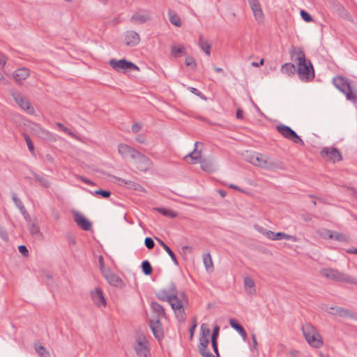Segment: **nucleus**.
<instances>
[{"label":"nucleus","instance_id":"1","mask_svg":"<svg viewBox=\"0 0 357 357\" xmlns=\"http://www.w3.org/2000/svg\"><path fill=\"white\" fill-rule=\"evenodd\" d=\"M291 57L295 56L297 62V73L302 80H312L314 77L313 66L310 61L305 59L304 52L301 49L295 48L291 52Z\"/></svg>","mask_w":357,"mask_h":357},{"label":"nucleus","instance_id":"2","mask_svg":"<svg viewBox=\"0 0 357 357\" xmlns=\"http://www.w3.org/2000/svg\"><path fill=\"white\" fill-rule=\"evenodd\" d=\"M246 160L253 165L267 170L283 169L284 168V164L281 161L257 152L248 154Z\"/></svg>","mask_w":357,"mask_h":357},{"label":"nucleus","instance_id":"3","mask_svg":"<svg viewBox=\"0 0 357 357\" xmlns=\"http://www.w3.org/2000/svg\"><path fill=\"white\" fill-rule=\"evenodd\" d=\"M156 297L162 301H167L174 310L176 317L184 319V309L182 301L176 296H172L166 289H160L155 293Z\"/></svg>","mask_w":357,"mask_h":357},{"label":"nucleus","instance_id":"4","mask_svg":"<svg viewBox=\"0 0 357 357\" xmlns=\"http://www.w3.org/2000/svg\"><path fill=\"white\" fill-rule=\"evenodd\" d=\"M333 82L335 86L346 96L347 100L354 102L357 100V91L352 88L348 79L339 76L334 77Z\"/></svg>","mask_w":357,"mask_h":357},{"label":"nucleus","instance_id":"5","mask_svg":"<svg viewBox=\"0 0 357 357\" xmlns=\"http://www.w3.org/2000/svg\"><path fill=\"white\" fill-rule=\"evenodd\" d=\"M320 273L326 278L334 281L357 284L356 280L353 277L335 268H322Z\"/></svg>","mask_w":357,"mask_h":357},{"label":"nucleus","instance_id":"6","mask_svg":"<svg viewBox=\"0 0 357 357\" xmlns=\"http://www.w3.org/2000/svg\"><path fill=\"white\" fill-rule=\"evenodd\" d=\"M109 64L113 69L118 72L126 73L128 70H139V68L137 66L131 61H127L125 59L120 60L112 59L109 60Z\"/></svg>","mask_w":357,"mask_h":357},{"label":"nucleus","instance_id":"7","mask_svg":"<svg viewBox=\"0 0 357 357\" xmlns=\"http://www.w3.org/2000/svg\"><path fill=\"white\" fill-rule=\"evenodd\" d=\"M276 130L284 138L292 141L296 144H304L303 139L289 126L279 124L276 126Z\"/></svg>","mask_w":357,"mask_h":357},{"label":"nucleus","instance_id":"8","mask_svg":"<svg viewBox=\"0 0 357 357\" xmlns=\"http://www.w3.org/2000/svg\"><path fill=\"white\" fill-rule=\"evenodd\" d=\"M10 94L12 96L15 102L28 114H33L34 109L31 107L29 100L20 92L15 90H10Z\"/></svg>","mask_w":357,"mask_h":357},{"label":"nucleus","instance_id":"9","mask_svg":"<svg viewBox=\"0 0 357 357\" xmlns=\"http://www.w3.org/2000/svg\"><path fill=\"white\" fill-rule=\"evenodd\" d=\"M133 160L137 165V169L141 172L147 171L152 165L151 160L139 151L136 153Z\"/></svg>","mask_w":357,"mask_h":357},{"label":"nucleus","instance_id":"10","mask_svg":"<svg viewBox=\"0 0 357 357\" xmlns=\"http://www.w3.org/2000/svg\"><path fill=\"white\" fill-rule=\"evenodd\" d=\"M151 19V12L147 9H137L130 17V21L136 24H144Z\"/></svg>","mask_w":357,"mask_h":357},{"label":"nucleus","instance_id":"11","mask_svg":"<svg viewBox=\"0 0 357 357\" xmlns=\"http://www.w3.org/2000/svg\"><path fill=\"white\" fill-rule=\"evenodd\" d=\"M321 155L333 162H339L342 160L340 152L335 147L324 148L321 151Z\"/></svg>","mask_w":357,"mask_h":357},{"label":"nucleus","instance_id":"12","mask_svg":"<svg viewBox=\"0 0 357 357\" xmlns=\"http://www.w3.org/2000/svg\"><path fill=\"white\" fill-rule=\"evenodd\" d=\"M101 272L105 280L110 285L114 287H121L122 285L123 280L109 268H101Z\"/></svg>","mask_w":357,"mask_h":357},{"label":"nucleus","instance_id":"13","mask_svg":"<svg viewBox=\"0 0 357 357\" xmlns=\"http://www.w3.org/2000/svg\"><path fill=\"white\" fill-rule=\"evenodd\" d=\"M134 349L136 354L139 357H147L149 354V351L147 347V341L145 337L138 338L136 340Z\"/></svg>","mask_w":357,"mask_h":357},{"label":"nucleus","instance_id":"14","mask_svg":"<svg viewBox=\"0 0 357 357\" xmlns=\"http://www.w3.org/2000/svg\"><path fill=\"white\" fill-rule=\"evenodd\" d=\"M137 150L125 144H120L118 146V152L123 158H131L133 160Z\"/></svg>","mask_w":357,"mask_h":357},{"label":"nucleus","instance_id":"15","mask_svg":"<svg viewBox=\"0 0 357 357\" xmlns=\"http://www.w3.org/2000/svg\"><path fill=\"white\" fill-rule=\"evenodd\" d=\"M149 326L152 331V333L155 337L160 340L163 338L164 334L162 328L160 320L158 319H154L150 321Z\"/></svg>","mask_w":357,"mask_h":357},{"label":"nucleus","instance_id":"16","mask_svg":"<svg viewBox=\"0 0 357 357\" xmlns=\"http://www.w3.org/2000/svg\"><path fill=\"white\" fill-rule=\"evenodd\" d=\"M74 220L76 224L84 231H89L91 228V222L79 212H75L74 213Z\"/></svg>","mask_w":357,"mask_h":357},{"label":"nucleus","instance_id":"17","mask_svg":"<svg viewBox=\"0 0 357 357\" xmlns=\"http://www.w3.org/2000/svg\"><path fill=\"white\" fill-rule=\"evenodd\" d=\"M114 178L116 181H118V184L121 186H126L129 189H132L136 191H144V188L140 184L133 181L126 180L117 176H114Z\"/></svg>","mask_w":357,"mask_h":357},{"label":"nucleus","instance_id":"18","mask_svg":"<svg viewBox=\"0 0 357 357\" xmlns=\"http://www.w3.org/2000/svg\"><path fill=\"white\" fill-rule=\"evenodd\" d=\"M125 41L128 46H136L140 41L139 35L135 31H127L125 33Z\"/></svg>","mask_w":357,"mask_h":357},{"label":"nucleus","instance_id":"19","mask_svg":"<svg viewBox=\"0 0 357 357\" xmlns=\"http://www.w3.org/2000/svg\"><path fill=\"white\" fill-rule=\"evenodd\" d=\"M325 310L328 313L333 314V315H337V316L342 317H353V314L351 312V311L346 308H344V307H337V306L331 307H327Z\"/></svg>","mask_w":357,"mask_h":357},{"label":"nucleus","instance_id":"20","mask_svg":"<svg viewBox=\"0 0 357 357\" xmlns=\"http://www.w3.org/2000/svg\"><path fill=\"white\" fill-rule=\"evenodd\" d=\"M31 130L33 134L43 139L52 140L53 139V135L50 132L42 128L39 125L34 124L31 128Z\"/></svg>","mask_w":357,"mask_h":357},{"label":"nucleus","instance_id":"21","mask_svg":"<svg viewBox=\"0 0 357 357\" xmlns=\"http://www.w3.org/2000/svg\"><path fill=\"white\" fill-rule=\"evenodd\" d=\"M91 298L97 306H106V300L103 296L102 291L100 288H96L91 291Z\"/></svg>","mask_w":357,"mask_h":357},{"label":"nucleus","instance_id":"22","mask_svg":"<svg viewBox=\"0 0 357 357\" xmlns=\"http://www.w3.org/2000/svg\"><path fill=\"white\" fill-rule=\"evenodd\" d=\"M249 3L255 19L259 22H261L264 18V13L262 12L259 1L249 0Z\"/></svg>","mask_w":357,"mask_h":357},{"label":"nucleus","instance_id":"23","mask_svg":"<svg viewBox=\"0 0 357 357\" xmlns=\"http://www.w3.org/2000/svg\"><path fill=\"white\" fill-rule=\"evenodd\" d=\"M199 144V143L197 142H195L194 151L185 157L187 162L190 164H197L199 163L200 161L202 160L201 159V151H197V146Z\"/></svg>","mask_w":357,"mask_h":357},{"label":"nucleus","instance_id":"24","mask_svg":"<svg viewBox=\"0 0 357 357\" xmlns=\"http://www.w3.org/2000/svg\"><path fill=\"white\" fill-rule=\"evenodd\" d=\"M29 70L26 68H20L15 70L13 73V78L19 83L22 84V82L26 79L29 76Z\"/></svg>","mask_w":357,"mask_h":357},{"label":"nucleus","instance_id":"25","mask_svg":"<svg viewBox=\"0 0 357 357\" xmlns=\"http://www.w3.org/2000/svg\"><path fill=\"white\" fill-rule=\"evenodd\" d=\"M331 8L333 12L337 13L342 17L347 18L349 15L347 10L344 7L335 0H331L330 1Z\"/></svg>","mask_w":357,"mask_h":357},{"label":"nucleus","instance_id":"26","mask_svg":"<svg viewBox=\"0 0 357 357\" xmlns=\"http://www.w3.org/2000/svg\"><path fill=\"white\" fill-rule=\"evenodd\" d=\"M151 307L152 311L155 314V317L154 319H158L160 320L161 318L165 317V310L160 304L156 302H152L151 303Z\"/></svg>","mask_w":357,"mask_h":357},{"label":"nucleus","instance_id":"27","mask_svg":"<svg viewBox=\"0 0 357 357\" xmlns=\"http://www.w3.org/2000/svg\"><path fill=\"white\" fill-rule=\"evenodd\" d=\"M229 324L232 328L236 330L241 335L244 341L247 340L248 335L246 331L243 328V326L236 321V319H231L229 320Z\"/></svg>","mask_w":357,"mask_h":357},{"label":"nucleus","instance_id":"28","mask_svg":"<svg viewBox=\"0 0 357 357\" xmlns=\"http://www.w3.org/2000/svg\"><path fill=\"white\" fill-rule=\"evenodd\" d=\"M198 45L207 56L211 55V45L208 40H205L202 35L199 36Z\"/></svg>","mask_w":357,"mask_h":357},{"label":"nucleus","instance_id":"29","mask_svg":"<svg viewBox=\"0 0 357 357\" xmlns=\"http://www.w3.org/2000/svg\"><path fill=\"white\" fill-rule=\"evenodd\" d=\"M306 341L310 345L315 348L320 347L323 344L321 340V335L318 333V332L316 333V335H312L310 337V338L306 339Z\"/></svg>","mask_w":357,"mask_h":357},{"label":"nucleus","instance_id":"30","mask_svg":"<svg viewBox=\"0 0 357 357\" xmlns=\"http://www.w3.org/2000/svg\"><path fill=\"white\" fill-rule=\"evenodd\" d=\"M203 263L207 272H213V264L210 253H205L202 256Z\"/></svg>","mask_w":357,"mask_h":357},{"label":"nucleus","instance_id":"31","mask_svg":"<svg viewBox=\"0 0 357 357\" xmlns=\"http://www.w3.org/2000/svg\"><path fill=\"white\" fill-rule=\"evenodd\" d=\"M201 168L204 172H212L215 170L214 162L209 159H203L200 161Z\"/></svg>","mask_w":357,"mask_h":357},{"label":"nucleus","instance_id":"32","mask_svg":"<svg viewBox=\"0 0 357 357\" xmlns=\"http://www.w3.org/2000/svg\"><path fill=\"white\" fill-rule=\"evenodd\" d=\"M303 334L306 339L310 338L312 335H316L317 333L316 328L311 324H306L302 327Z\"/></svg>","mask_w":357,"mask_h":357},{"label":"nucleus","instance_id":"33","mask_svg":"<svg viewBox=\"0 0 357 357\" xmlns=\"http://www.w3.org/2000/svg\"><path fill=\"white\" fill-rule=\"evenodd\" d=\"M32 174L36 181L38 182L40 186L43 188H49L50 186V182L43 174H38L35 172H33Z\"/></svg>","mask_w":357,"mask_h":357},{"label":"nucleus","instance_id":"34","mask_svg":"<svg viewBox=\"0 0 357 357\" xmlns=\"http://www.w3.org/2000/svg\"><path fill=\"white\" fill-rule=\"evenodd\" d=\"M244 287L245 290L247 291V293L249 295H252L255 293V289H254L255 287V282L254 280L249 277H246L244 278Z\"/></svg>","mask_w":357,"mask_h":357},{"label":"nucleus","instance_id":"35","mask_svg":"<svg viewBox=\"0 0 357 357\" xmlns=\"http://www.w3.org/2000/svg\"><path fill=\"white\" fill-rule=\"evenodd\" d=\"M281 71L288 75H294L296 72V67L291 63H286L282 66Z\"/></svg>","mask_w":357,"mask_h":357},{"label":"nucleus","instance_id":"36","mask_svg":"<svg viewBox=\"0 0 357 357\" xmlns=\"http://www.w3.org/2000/svg\"><path fill=\"white\" fill-rule=\"evenodd\" d=\"M29 231L31 236L36 239H41L43 234L40 231L39 227L35 224L32 223L29 227Z\"/></svg>","mask_w":357,"mask_h":357},{"label":"nucleus","instance_id":"37","mask_svg":"<svg viewBox=\"0 0 357 357\" xmlns=\"http://www.w3.org/2000/svg\"><path fill=\"white\" fill-rule=\"evenodd\" d=\"M171 53L172 55L176 58L180 56L181 54H186V52H185V47L181 45L178 46L173 45L172 47Z\"/></svg>","mask_w":357,"mask_h":357},{"label":"nucleus","instance_id":"38","mask_svg":"<svg viewBox=\"0 0 357 357\" xmlns=\"http://www.w3.org/2000/svg\"><path fill=\"white\" fill-rule=\"evenodd\" d=\"M154 209L166 217L176 218L177 216V213L169 208H155Z\"/></svg>","mask_w":357,"mask_h":357},{"label":"nucleus","instance_id":"39","mask_svg":"<svg viewBox=\"0 0 357 357\" xmlns=\"http://www.w3.org/2000/svg\"><path fill=\"white\" fill-rule=\"evenodd\" d=\"M255 229L264 236H266L268 239L273 240L275 236V233L271 230H268L261 226L255 225Z\"/></svg>","mask_w":357,"mask_h":357},{"label":"nucleus","instance_id":"40","mask_svg":"<svg viewBox=\"0 0 357 357\" xmlns=\"http://www.w3.org/2000/svg\"><path fill=\"white\" fill-rule=\"evenodd\" d=\"M168 15L169 17V21L172 24L178 27H180L181 26V21L180 17L176 13H174L169 10L168 12Z\"/></svg>","mask_w":357,"mask_h":357},{"label":"nucleus","instance_id":"41","mask_svg":"<svg viewBox=\"0 0 357 357\" xmlns=\"http://www.w3.org/2000/svg\"><path fill=\"white\" fill-rule=\"evenodd\" d=\"M142 268L144 275H150L153 272L152 266L147 260L143 261L142 263Z\"/></svg>","mask_w":357,"mask_h":357},{"label":"nucleus","instance_id":"42","mask_svg":"<svg viewBox=\"0 0 357 357\" xmlns=\"http://www.w3.org/2000/svg\"><path fill=\"white\" fill-rule=\"evenodd\" d=\"M35 349L37 352V354L40 357H50V353L47 351V350L42 345H35Z\"/></svg>","mask_w":357,"mask_h":357},{"label":"nucleus","instance_id":"43","mask_svg":"<svg viewBox=\"0 0 357 357\" xmlns=\"http://www.w3.org/2000/svg\"><path fill=\"white\" fill-rule=\"evenodd\" d=\"M335 241L340 242H347L349 240V238L347 235L343 233H339L337 231H333V238Z\"/></svg>","mask_w":357,"mask_h":357},{"label":"nucleus","instance_id":"44","mask_svg":"<svg viewBox=\"0 0 357 357\" xmlns=\"http://www.w3.org/2000/svg\"><path fill=\"white\" fill-rule=\"evenodd\" d=\"M197 349L199 353L203 357H216L208 350V347H197Z\"/></svg>","mask_w":357,"mask_h":357},{"label":"nucleus","instance_id":"45","mask_svg":"<svg viewBox=\"0 0 357 357\" xmlns=\"http://www.w3.org/2000/svg\"><path fill=\"white\" fill-rule=\"evenodd\" d=\"M211 334V330L206 324H202L201 326V333L199 337L208 338Z\"/></svg>","mask_w":357,"mask_h":357},{"label":"nucleus","instance_id":"46","mask_svg":"<svg viewBox=\"0 0 357 357\" xmlns=\"http://www.w3.org/2000/svg\"><path fill=\"white\" fill-rule=\"evenodd\" d=\"M333 231H331L330 229H322L320 231H319V234L320 236L324 238H329V239H332L333 238Z\"/></svg>","mask_w":357,"mask_h":357},{"label":"nucleus","instance_id":"47","mask_svg":"<svg viewBox=\"0 0 357 357\" xmlns=\"http://www.w3.org/2000/svg\"><path fill=\"white\" fill-rule=\"evenodd\" d=\"M301 16L302 19L306 22H314L312 16L305 10H301L300 12Z\"/></svg>","mask_w":357,"mask_h":357},{"label":"nucleus","instance_id":"48","mask_svg":"<svg viewBox=\"0 0 357 357\" xmlns=\"http://www.w3.org/2000/svg\"><path fill=\"white\" fill-rule=\"evenodd\" d=\"M94 195H100L103 198H107L111 195V192L109 190H105L102 189L97 190L93 192Z\"/></svg>","mask_w":357,"mask_h":357},{"label":"nucleus","instance_id":"49","mask_svg":"<svg viewBox=\"0 0 357 357\" xmlns=\"http://www.w3.org/2000/svg\"><path fill=\"white\" fill-rule=\"evenodd\" d=\"M185 63L187 66L191 67L192 69H195L197 67L196 61L192 56H187L185 58Z\"/></svg>","mask_w":357,"mask_h":357},{"label":"nucleus","instance_id":"50","mask_svg":"<svg viewBox=\"0 0 357 357\" xmlns=\"http://www.w3.org/2000/svg\"><path fill=\"white\" fill-rule=\"evenodd\" d=\"M13 200L15 202L16 206L19 208V210H24V204L22 201L17 197L15 193L13 194Z\"/></svg>","mask_w":357,"mask_h":357},{"label":"nucleus","instance_id":"51","mask_svg":"<svg viewBox=\"0 0 357 357\" xmlns=\"http://www.w3.org/2000/svg\"><path fill=\"white\" fill-rule=\"evenodd\" d=\"M56 126L58 127L59 128H60L62 131H63L67 135H68L73 137H74L75 136L73 132H71L67 127L64 126L62 123L58 122L56 123Z\"/></svg>","mask_w":357,"mask_h":357},{"label":"nucleus","instance_id":"52","mask_svg":"<svg viewBox=\"0 0 357 357\" xmlns=\"http://www.w3.org/2000/svg\"><path fill=\"white\" fill-rule=\"evenodd\" d=\"M23 136H24V138L26 142V144H27V146H28V149L29 150L31 151V152H33V150H34V146H33V144L31 142V139L30 138V137L26 134V133H23Z\"/></svg>","mask_w":357,"mask_h":357},{"label":"nucleus","instance_id":"53","mask_svg":"<svg viewBox=\"0 0 357 357\" xmlns=\"http://www.w3.org/2000/svg\"><path fill=\"white\" fill-rule=\"evenodd\" d=\"M165 250L168 253V255L171 257L172 260L173 261L174 264L175 265H178V262L176 257V255H174L173 251L170 249V248L168 246V247L165 248Z\"/></svg>","mask_w":357,"mask_h":357},{"label":"nucleus","instance_id":"54","mask_svg":"<svg viewBox=\"0 0 357 357\" xmlns=\"http://www.w3.org/2000/svg\"><path fill=\"white\" fill-rule=\"evenodd\" d=\"M219 332H220V327L218 325H215L213 329V333H212V335H211V341H218Z\"/></svg>","mask_w":357,"mask_h":357},{"label":"nucleus","instance_id":"55","mask_svg":"<svg viewBox=\"0 0 357 357\" xmlns=\"http://www.w3.org/2000/svg\"><path fill=\"white\" fill-rule=\"evenodd\" d=\"M145 246L149 249H153L155 245L153 240L151 237H146L144 240Z\"/></svg>","mask_w":357,"mask_h":357},{"label":"nucleus","instance_id":"56","mask_svg":"<svg viewBox=\"0 0 357 357\" xmlns=\"http://www.w3.org/2000/svg\"><path fill=\"white\" fill-rule=\"evenodd\" d=\"M167 290L170 294V295L178 296L177 291H176V285H175V284L174 282H171L169 284V287H168V289Z\"/></svg>","mask_w":357,"mask_h":357},{"label":"nucleus","instance_id":"57","mask_svg":"<svg viewBox=\"0 0 357 357\" xmlns=\"http://www.w3.org/2000/svg\"><path fill=\"white\" fill-rule=\"evenodd\" d=\"M188 89L191 93L200 97L202 99H204V100L206 99V98L204 96V95L201 91L197 90L196 88L189 87Z\"/></svg>","mask_w":357,"mask_h":357},{"label":"nucleus","instance_id":"58","mask_svg":"<svg viewBox=\"0 0 357 357\" xmlns=\"http://www.w3.org/2000/svg\"><path fill=\"white\" fill-rule=\"evenodd\" d=\"M199 342L197 347H208L209 344V340L207 337H199Z\"/></svg>","mask_w":357,"mask_h":357},{"label":"nucleus","instance_id":"59","mask_svg":"<svg viewBox=\"0 0 357 357\" xmlns=\"http://www.w3.org/2000/svg\"><path fill=\"white\" fill-rule=\"evenodd\" d=\"M18 250H19V252L24 256V257H26L28 256V254H29V251H28V249L24 245H21L20 246H18Z\"/></svg>","mask_w":357,"mask_h":357},{"label":"nucleus","instance_id":"60","mask_svg":"<svg viewBox=\"0 0 357 357\" xmlns=\"http://www.w3.org/2000/svg\"><path fill=\"white\" fill-rule=\"evenodd\" d=\"M211 344H212L213 351L215 354V355H214V356L216 357H220L219 351H218V341H211Z\"/></svg>","mask_w":357,"mask_h":357},{"label":"nucleus","instance_id":"61","mask_svg":"<svg viewBox=\"0 0 357 357\" xmlns=\"http://www.w3.org/2000/svg\"><path fill=\"white\" fill-rule=\"evenodd\" d=\"M0 237L5 241H8V236L4 228L0 227Z\"/></svg>","mask_w":357,"mask_h":357},{"label":"nucleus","instance_id":"62","mask_svg":"<svg viewBox=\"0 0 357 357\" xmlns=\"http://www.w3.org/2000/svg\"><path fill=\"white\" fill-rule=\"evenodd\" d=\"M142 129V125L139 123H135L132 126V131L135 133L138 132Z\"/></svg>","mask_w":357,"mask_h":357},{"label":"nucleus","instance_id":"63","mask_svg":"<svg viewBox=\"0 0 357 357\" xmlns=\"http://www.w3.org/2000/svg\"><path fill=\"white\" fill-rule=\"evenodd\" d=\"M136 141L138 142L140 144H146V139L144 135H139L136 137Z\"/></svg>","mask_w":357,"mask_h":357},{"label":"nucleus","instance_id":"64","mask_svg":"<svg viewBox=\"0 0 357 357\" xmlns=\"http://www.w3.org/2000/svg\"><path fill=\"white\" fill-rule=\"evenodd\" d=\"M301 218L305 222H310L312 220V216L308 213H303L301 214Z\"/></svg>","mask_w":357,"mask_h":357}]
</instances>
